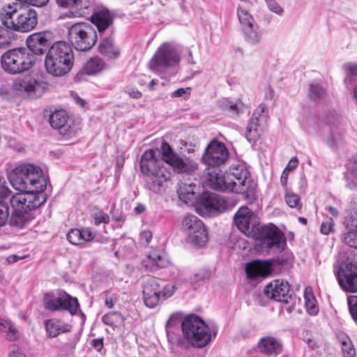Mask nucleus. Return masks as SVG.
<instances>
[{
	"label": "nucleus",
	"mask_w": 357,
	"mask_h": 357,
	"mask_svg": "<svg viewBox=\"0 0 357 357\" xmlns=\"http://www.w3.org/2000/svg\"><path fill=\"white\" fill-rule=\"evenodd\" d=\"M228 158L229 152L225 144L214 141L206 147L202 160L208 167L207 168L215 169L225 165Z\"/></svg>",
	"instance_id": "obj_18"
},
{
	"label": "nucleus",
	"mask_w": 357,
	"mask_h": 357,
	"mask_svg": "<svg viewBox=\"0 0 357 357\" xmlns=\"http://www.w3.org/2000/svg\"><path fill=\"white\" fill-rule=\"evenodd\" d=\"M189 90H190L189 88H186V89L180 88V89H176V91H174L173 92L172 96L174 97H183L187 93V91H188Z\"/></svg>",
	"instance_id": "obj_62"
},
{
	"label": "nucleus",
	"mask_w": 357,
	"mask_h": 357,
	"mask_svg": "<svg viewBox=\"0 0 357 357\" xmlns=\"http://www.w3.org/2000/svg\"><path fill=\"white\" fill-rule=\"evenodd\" d=\"M114 17V14L108 9L98 10L91 16V22L96 26L100 36L106 30H109L110 33H114V29L112 26Z\"/></svg>",
	"instance_id": "obj_23"
},
{
	"label": "nucleus",
	"mask_w": 357,
	"mask_h": 357,
	"mask_svg": "<svg viewBox=\"0 0 357 357\" xmlns=\"http://www.w3.org/2000/svg\"><path fill=\"white\" fill-rule=\"evenodd\" d=\"M347 230H357V210L351 212L344 220Z\"/></svg>",
	"instance_id": "obj_41"
},
{
	"label": "nucleus",
	"mask_w": 357,
	"mask_h": 357,
	"mask_svg": "<svg viewBox=\"0 0 357 357\" xmlns=\"http://www.w3.org/2000/svg\"><path fill=\"white\" fill-rule=\"evenodd\" d=\"M229 209V204L222 197L209 192H203L199 197L197 210L202 215L214 216Z\"/></svg>",
	"instance_id": "obj_14"
},
{
	"label": "nucleus",
	"mask_w": 357,
	"mask_h": 357,
	"mask_svg": "<svg viewBox=\"0 0 357 357\" xmlns=\"http://www.w3.org/2000/svg\"><path fill=\"white\" fill-rule=\"evenodd\" d=\"M160 280L149 277L143 283V298L144 304L149 308L157 306L161 299Z\"/></svg>",
	"instance_id": "obj_22"
},
{
	"label": "nucleus",
	"mask_w": 357,
	"mask_h": 357,
	"mask_svg": "<svg viewBox=\"0 0 357 357\" xmlns=\"http://www.w3.org/2000/svg\"><path fill=\"white\" fill-rule=\"evenodd\" d=\"M237 228L247 236H252L257 225V216L248 206H241L234 216Z\"/></svg>",
	"instance_id": "obj_21"
},
{
	"label": "nucleus",
	"mask_w": 357,
	"mask_h": 357,
	"mask_svg": "<svg viewBox=\"0 0 357 357\" xmlns=\"http://www.w3.org/2000/svg\"><path fill=\"white\" fill-rule=\"evenodd\" d=\"M181 60L178 47L171 43L162 44L149 61V68L159 73L169 67L176 65Z\"/></svg>",
	"instance_id": "obj_10"
},
{
	"label": "nucleus",
	"mask_w": 357,
	"mask_h": 357,
	"mask_svg": "<svg viewBox=\"0 0 357 357\" xmlns=\"http://www.w3.org/2000/svg\"><path fill=\"white\" fill-rule=\"evenodd\" d=\"M289 172H289L287 169H284L282 173V175L280 177V183L283 187L287 186Z\"/></svg>",
	"instance_id": "obj_60"
},
{
	"label": "nucleus",
	"mask_w": 357,
	"mask_h": 357,
	"mask_svg": "<svg viewBox=\"0 0 357 357\" xmlns=\"http://www.w3.org/2000/svg\"><path fill=\"white\" fill-rule=\"evenodd\" d=\"M8 179L12 186L21 192L12 196L10 200V224L24 228L33 220L34 210L46 202L44 191L47 179L42 175L40 167L30 163L17 166L9 174Z\"/></svg>",
	"instance_id": "obj_1"
},
{
	"label": "nucleus",
	"mask_w": 357,
	"mask_h": 357,
	"mask_svg": "<svg viewBox=\"0 0 357 357\" xmlns=\"http://www.w3.org/2000/svg\"><path fill=\"white\" fill-rule=\"evenodd\" d=\"M57 5L64 8H78L82 6V0H56Z\"/></svg>",
	"instance_id": "obj_44"
},
{
	"label": "nucleus",
	"mask_w": 357,
	"mask_h": 357,
	"mask_svg": "<svg viewBox=\"0 0 357 357\" xmlns=\"http://www.w3.org/2000/svg\"><path fill=\"white\" fill-rule=\"evenodd\" d=\"M36 63V56L24 47L12 49L6 52L1 58L3 69L8 73L15 75L31 69Z\"/></svg>",
	"instance_id": "obj_6"
},
{
	"label": "nucleus",
	"mask_w": 357,
	"mask_h": 357,
	"mask_svg": "<svg viewBox=\"0 0 357 357\" xmlns=\"http://www.w3.org/2000/svg\"><path fill=\"white\" fill-rule=\"evenodd\" d=\"M256 235L257 243L261 249L281 252L287 245L284 234L273 224L261 227Z\"/></svg>",
	"instance_id": "obj_9"
},
{
	"label": "nucleus",
	"mask_w": 357,
	"mask_h": 357,
	"mask_svg": "<svg viewBox=\"0 0 357 357\" xmlns=\"http://www.w3.org/2000/svg\"><path fill=\"white\" fill-rule=\"evenodd\" d=\"M0 333H5L8 341H15L19 338V332L10 319L0 318Z\"/></svg>",
	"instance_id": "obj_31"
},
{
	"label": "nucleus",
	"mask_w": 357,
	"mask_h": 357,
	"mask_svg": "<svg viewBox=\"0 0 357 357\" xmlns=\"http://www.w3.org/2000/svg\"><path fill=\"white\" fill-rule=\"evenodd\" d=\"M9 357H26L16 347H13L9 354Z\"/></svg>",
	"instance_id": "obj_59"
},
{
	"label": "nucleus",
	"mask_w": 357,
	"mask_h": 357,
	"mask_svg": "<svg viewBox=\"0 0 357 357\" xmlns=\"http://www.w3.org/2000/svg\"><path fill=\"white\" fill-rule=\"evenodd\" d=\"M128 93L130 97L135 98V99H139L142 97V93L139 91H138L137 89H130L128 91Z\"/></svg>",
	"instance_id": "obj_63"
},
{
	"label": "nucleus",
	"mask_w": 357,
	"mask_h": 357,
	"mask_svg": "<svg viewBox=\"0 0 357 357\" xmlns=\"http://www.w3.org/2000/svg\"><path fill=\"white\" fill-rule=\"evenodd\" d=\"M305 308L310 315H316L319 311L314 296L312 293H305Z\"/></svg>",
	"instance_id": "obj_36"
},
{
	"label": "nucleus",
	"mask_w": 357,
	"mask_h": 357,
	"mask_svg": "<svg viewBox=\"0 0 357 357\" xmlns=\"http://www.w3.org/2000/svg\"><path fill=\"white\" fill-rule=\"evenodd\" d=\"M285 202L291 208H295L298 210L301 209L302 204L300 196L293 192H287L285 195Z\"/></svg>",
	"instance_id": "obj_40"
},
{
	"label": "nucleus",
	"mask_w": 357,
	"mask_h": 357,
	"mask_svg": "<svg viewBox=\"0 0 357 357\" xmlns=\"http://www.w3.org/2000/svg\"><path fill=\"white\" fill-rule=\"evenodd\" d=\"M251 119H255L261 123H266L268 112L266 105L264 104H260L254 111Z\"/></svg>",
	"instance_id": "obj_38"
},
{
	"label": "nucleus",
	"mask_w": 357,
	"mask_h": 357,
	"mask_svg": "<svg viewBox=\"0 0 357 357\" xmlns=\"http://www.w3.org/2000/svg\"><path fill=\"white\" fill-rule=\"evenodd\" d=\"M26 48L33 55H42L49 51L54 43V34L50 31L33 33L26 40Z\"/></svg>",
	"instance_id": "obj_19"
},
{
	"label": "nucleus",
	"mask_w": 357,
	"mask_h": 357,
	"mask_svg": "<svg viewBox=\"0 0 357 357\" xmlns=\"http://www.w3.org/2000/svg\"><path fill=\"white\" fill-rule=\"evenodd\" d=\"M206 179L208 185L218 191L242 193L246 196L252 192L250 172L243 163L231 166L229 170L225 174L218 168H207Z\"/></svg>",
	"instance_id": "obj_3"
},
{
	"label": "nucleus",
	"mask_w": 357,
	"mask_h": 357,
	"mask_svg": "<svg viewBox=\"0 0 357 357\" xmlns=\"http://www.w3.org/2000/svg\"><path fill=\"white\" fill-rule=\"evenodd\" d=\"M274 91L271 87H267L265 91V98L267 100H273L274 98Z\"/></svg>",
	"instance_id": "obj_64"
},
{
	"label": "nucleus",
	"mask_w": 357,
	"mask_h": 357,
	"mask_svg": "<svg viewBox=\"0 0 357 357\" xmlns=\"http://www.w3.org/2000/svg\"><path fill=\"white\" fill-rule=\"evenodd\" d=\"M99 52L109 59L117 58L120 54L119 48L115 45L112 36L102 37L98 45Z\"/></svg>",
	"instance_id": "obj_26"
},
{
	"label": "nucleus",
	"mask_w": 357,
	"mask_h": 357,
	"mask_svg": "<svg viewBox=\"0 0 357 357\" xmlns=\"http://www.w3.org/2000/svg\"><path fill=\"white\" fill-rule=\"evenodd\" d=\"M181 330L184 339L193 347L203 348L211 341L209 326L197 315L186 316L181 323Z\"/></svg>",
	"instance_id": "obj_5"
},
{
	"label": "nucleus",
	"mask_w": 357,
	"mask_h": 357,
	"mask_svg": "<svg viewBox=\"0 0 357 357\" xmlns=\"http://www.w3.org/2000/svg\"><path fill=\"white\" fill-rule=\"evenodd\" d=\"M9 215V207L5 201H0V227L6 225Z\"/></svg>",
	"instance_id": "obj_43"
},
{
	"label": "nucleus",
	"mask_w": 357,
	"mask_h": 357,
	"mask_svg": "<svg viewBox=\"0 0 357 357\" xmlns=\"http://www.w3.org/2000/svg\"><path fill=\"white\" fill-rule=\"evenodd\" d=\"M67 238L73 245L82 244V233L79 229H72L67 235Z\"/></svg>",
	"instance_id": "obj_42"
},
{
	"label": "nucleus",
	"mask_w": 357,
	"mask_h": 357,
	"mask_svg": "<svg viewBox=\"0 0 357 357\" xmlns=\"http://www.w3.org/2000/svg\"><path fill=\"white\" fill-rule=\"evenodd\" d=\"M266 123H261L255 119H250L247 128L245 137L249 142H255L264 133Z\"/></svg>",
	"instance_id": "obj_29"
},
{
	"label": "nucleus",
	"mask_w": 357,
	"mask_h": 357,
	"mask_svg": "<svg viewBox=\"0 0 357 357\" xmlns=\"http://www.w3.org/2000/svg\"><path fill=\"white\" fill-rule=\"evenodd\" d=\"M181 229L188 241L194 245L202 246L208 241V233L204 223L194 215L186 214L183 217Z\"/></svg>",
	"instance_id": "obj_12"
},
{
	"label": "nucleus",
	"mask_w": 357,
	"mask_h": 357,
	"mask_svg": "<svg viewBox=\"0 0 357 357\" xmlns=\"http://www.w3.org/2000/svg\"><path fill=\"white\" fill-rule=\"evenodd\" d=\"M219 107L230 114L237 115L238 114V109L235 102H233L227 99H223L219 101Z\"/></svg>",
	"instance_id": "obj_39"
},
{
	"label": "nucleus",
	"mask_w": 357,
	"mask_h": 357,
	"mask_svg": "<svg viewBox=\"0 0 357 357\" xmlns=\"http://www.w3.org/2000/svg\"><path fill=\"white\" fill-rule=\"evenodd\" d=\"M264 294L269 298L284 303L282 310L291 313L294 309L299 298L290 294V286L282 280H275L264 289Z\"/></svg>",
	"instance_id": "obj_8"
},
{
	"label": "nucleus",
	"mask_w": 357,
	"mask_h": 357,
	"mask_svg": "<svg viewBox=\"0 0 357 357\" xmlns=\"http://www.w3.org/2000/svg\"><path fill=\"white\" fill-rule=\"evenodd\" d=\"M103 337L93 339L91 342V346L98 351L103 348Z\"/></svg>",
	"instance_id": "obj_57"
},
{
	"label": "nucleus",
	"mask_w": 357,
	"mask_h": 357,
	"mask_svg": "<svg viewBox=\"0 0 357 357\" xmlns=\"http://www.w3.org/2000/svg\"><path fill=\"white\" fill-rule=\"evenodd\" d=\"M80 232L82 233V244L84 241L92 240L95 236V234L89 228H82L80 229Z\"/></svg>",
	"instance_id": "obj_53"
},
{
	"label": "nucleus",
	"mask_w": 357,
	"mask_h": 357,
	"mask_svg": "<svg viewBox=\"0 0 357 357\" xmlns=\"http://www.w3.org/2000/svg\"><path fill=\"white\" fill-rule=\"evenodd\" d=\"M43 305L46 310L50 311L67 310L72 315L75 314L79 307L77 298L70 296L64 291H60L57 296L53 293L45 294Z\"/></svg>",
	"instance_id": "obj_13"
},
{
	"label": "nucleus",
	"mask_w": 357,
	"mask_h": 357,
	"mask_svg": "<svg viewBox=\"0 0 357 357\" xmlns=\"http://www.w3.org/2000/svg\"><path fill=\"white\" fill-rule=\"evenodd\" d=\"M68 40L71 45L79 51L89 50L97 41V33L94 28L88 23H76L69 27Z\"/></svg>",
	"instance_id": "obj_7"
},
{
	"label": "nucleus",
	"mask_w": 357,
	"mask_h": 357,
	"mask_svg": "<svg viewBox=\"0 0 357 357\" xmlns=\"http://www.w3.org/2000/svg\"><path fill=\"white\" fill-rule=\"evenodd\" d=\"M237 15L246 43L252 45L259 44L261 39L262 32L254 17L247 9L243 8L241 6L238 7Z\"/></svg>",
	"instance_id": "obj_15"
},
{
	"label": "nucleus",
	"mask_w": 357,
	"mask_h": 357,
	"mask_svg": "<svg viewBox=\"0 0 357 357\" xmlns=\"http://www.w3.org/2000/svg\"><path fill=\"white\" fill-rule=\"evenodd\" d=\"M141 239L146 243H149L152 238V234L150 231H144L141 234Z\"/></svg>",
	"instance_id": "obj_61"
},
{
	"label": "nucleus",
	"mask_w": 357,
	"mask_h": 357,
	"mask_svg": "<svg viewBox=\"0 0 357 357\" xmlns=\"http://www.w3.org/2000/svg\"><path fill=\"white\" fill-rule=\"evenodd\" d=\"M93 218L96 225L101 223L107 224L109 221V215L99 209L93 213Z\"/></svg>",
	"instance_id": "obj_46"
},
{
	"label": "nucleus",
	"mask_w": 357,
	"mask_h": 357,
	"mask_svg": "<svg viewBox=\"0 0 357 357\" xmlns=\"http://www.w3.org/2000/svg\"><path fill=\"white\" fill-rule=\"evenodd\" d=\"M12 27L0 26V48H7L14 40Z\"/></svg>",
	"instance_id": "obj_33"
},
{
	"label": "nucleus",
	"mask_w": 357,
	"mask_h": 357,
	"mask_svg": "<svg viewBox=\"0 0 357 357\" xmlns=\"http://www.w3.org/2000/svg\"><path fill=\"white\" fill-rule=\"evenodd\" d=\"M344 69L347 76L357 75V64L346 63Z\"/></svg>",
	"instance_id": "obj_56"
},
{
	"label": "nucleus",
	"mask_w": 357,
	"mask_h": 357,
	"mask_svg": "<svg viewBox=\"0 0 357 357\" xmlns=\"http://www.w3.org/2000/svg\"><path fill=\"white\" fill-rule=\"evenodd\" d=\"M38 23L37 14L32 8H24L7 13L3 18V24L20 32L32 30Z\"/></svg>",
	"instance_id": "obj_11"
},
{
	"label": "nucleus",
	"mask_w": 357,
	"mask_h": 357,
	"mask_svg": "<svg viewBox=\"0 0 357 357\" xmlns=\"http://www.w3.org/2000/svg\"><path fill=\"white\" fill-rule=\"evenodd\" d=\"M334 222L332 218H329L326 222H322L320 231L323 234L327 235L333 229Z\"/></svg>",
	"instance_id": "obj_50"
},
{
	"label": "nucleus",
	"mask_w": 357,
	"mask_h": 357,
	"mask_svg": "<svg viewBox=\"0 0 357 357\" xmlns=\"http://www.w3.org/2000/svg\"><path fill=\"white\" fill-rule=\"evenodd\" d=\"M298 165V160L296 157L292 158L286 167L284 169H287L289 172L296 169Z\"/></svg>",
	"instance_id": "obj_58"
},
{
	"label": "nucleus",
	"mask_w": 357,
	"mask_h": 357,
	"mask_svg": "<svg viewBox=\"0 0 357 357\" xmlns=\"http://www.w3.org/2000/svg\"><path fill=\"white\" fill-rule=\"evenodd\" d=\"M72 47L66 41L54 43L45 57V66L47 73L55 77L66 75L73 65Z\"/></svg>",
	"instance_id": "obj_4"
},
{
	"label": "nucleus",
	"mask_w": 357,
	"mask_h": 357,
	"mask_svg": "<svg viewBox=\"0 0 357 357\" xmlns=\"http://www.w3.org/2000/svg\"><path fill=\"white\" fill-rule=\"evenodd\" d=\"M104 66V61L100 57L94 56L84 63L83 70L87 75H94L100 73Z\"/></svg>",
	"instance_id": "obj_32"
},
{
	"label": "nucleus",
	"mask_w": 357,
	"mask_h": 357,
	"mask_svg": "<svg viewBox=\"0 0 357 357\" xmlns=\"http://www.w3.org/2000/svg\"><path fill=\"white\" fill-rule=\"evenodd\" d=\"M245 272L250 278L266 276L269 273V264L263 261L255 260L247 264Z\"/></svg>",
	"instance_id": "obj_27"
},
{
	"label": "nucleus",
	"mask_w": 357,
	"mask_h": 357,
	"mask_svg": "<svg viewBox=\"0 0 357 357\" xmlns=\"http://www.w3.org/2000/svg\"><path fill=\"white\" fill-rule=\"evenodd\" d=\"M347 303L352 319L357 321V295L349 296Z\"/></svg>",
	"instance_id": "obj_45"
},
{
	"label": "nucleus",
	"mask_w": 357,
	"mask_h": 357,
	"mask_svg": "<svg viewBox=\"0 0 357 357\" xmlns=\"http://www.w3.org/2000/svg\"><path fill=\"white\" fill-rule=\"evenodd\" d=\"M11 192L6 178L0 176V201H4Z\"/></svg>",
	"instance_id": "obj_48"
},
{
	"label": "nucleus",
	"mask_w": 357,
	"mask_h": 357,
	"mask_svg": "<svg viewBox=\"0 0 357 357\" xmlns=\"http://www.w3.org/2000/svg\"><path fill=\"white\" fill-rule=\"evenodd\" d=\"M178 195L181 199H183L185 202H187V200H190L191 199V197L194 195V192L192 189L185 192L184 189L182 187H181L178 190Z\"/></svg>",
	"instance_id": "obj_54"
},
{
	"label": "nucleus",
	"mask_w": 357,
	"mask_h": 357,
	"mask_svg": "<svg viewBox=\"0 0 357 357\" xmlns=\"http://www.w3.org/2000/svg\"><path fill=\"white\" fill-rule=\"evenodd\" d=\"M210 272L207 270H199L195 274L194 280L197 282L205 281L210 278Z\"/></svg>",
	"instance_id": "obj_52"
},
{
	"label": "nucleus",
	"mask_w": 357,
	"mask_h": 357,
	"mask_svg": "<svg viewBox=\"0 0 357 357\" xmlns=\"http://www.w3.org/2000/svg\"><path fill=\"white\" fill-rule=\"evenodd\" d=\"M258 347L261 353L267 355L278 354L281 351L280 342L271 336L262 337L258 343Z\"/></svg>",
	"instance_id": "obj_28"
},
{
	"label": "nucleus",
	"mask_w": 357,
	"mask_h": 357,
	"mask_svg": "<svg viewBox=\"0 0 357 357\" xmlns=\"http://www.w3.org/2000/svg\"><path fill=\"white\" fill-rule=\"evenodd\" d=\"M338 123L339 117L335 112H330L326 114L321 134L326 144L331 148L336 147L342 139V134L338 127Z\"/></svg>",
	"instance_id": "obj_17"
},
{
	"label": "nucleus",
	"mask_w": 357,
	"mask_h": 357,
	"mask_svg": "<svg viewBox=\"0 0 357 357\" xmlns=\"http://www.w3.org/2000/svg\"><path fill=\"white\" fill-rule=\"evenodd\" d=\"M51 126L55 129L61 130L62 135L70 137L73 130L68 126V115L64 109H59L53 112L49 119Z\"/></svg>",
	"instance_id": "obj_24"
},
{
	"label": "nucleus",
	"mask_w": 357,
	"mask_h": 357,
	"mask_svg": "<svg viewBox=\"0 0 357 357\" xmlns=\"http://www.w3.org/2000/svg\"><path fill=\"white\" fill-rule=\"evenodd\" d=\"M342 240L348 246L357 249V230H347L343 233Z\"/></svg>",
	"instance_id": "obj_37"
},
{
	"label": "nucleus",
	"mask_w": 357,
	"mask_h": 357,
	"mask_svg": "<svg viewBox=\"0 0 357 357\" xmlns=\"http://www.w3.org/2000/svg\"><path fill=\"white\" fill-rule=\"evenodd\" d=\"M161 159L155 156L153 149L146 150L140 159V170L146 177L145 187L158 193L165 183L172 177V170L176 173H187L195 169L192 161L186 157H181L172 146L163 141L160 148Z\"/></svg>",
	"instance_id": "obj_2"
},
{
	"label": "nucleus",
	"mask_w": 357,
	"mask_h": 357,
	"mask_svg": "<svg viewBox=\"0 0 357 357\" xmlns=\"http://www.w3.org/2000/svg\"><path fill=\"white\" fill-rule=\"evenodd\" d=\"M326 96V91L319 84H310L309 86V97L314 101L323 100Z\"/></svg>",
	"instance_id": "obj_34"
},
{
	"label": "nucleus",
	"mask_w": 357,
	"mask_h": 357,
	"mask_svg": "<svg viewBox=\"0 0 357 357\" xmlns=\"http://www.w3.org/2000/svg\"><path fill=\"white\" fill-rule=\"evenodd\" d=\"M342 344V353L344 357H356V351L354 348L351 342L348 340L343 341Z\"/></svg>",
	"instance_id": "obj_49"
},
{
	"label": "nucleus",
	"mask_w": 357,
	"mask_h": 357,
	"mask_svg": "<svg viewBox=\"0 0 357 357\" xmlns=\"http://www.w3.org/2000/svg\"><path fill=\"white\" fill-rule=\"evenodd\" d=\"M347 168L349 172H350L352 176L355 178H357V160H350L347 164Z\"/></svg>",
	"instance_id": "obj_55"
},
{
	"label": "nucleus",
	"mask_w": 357,
	"mask_h": 357,
	"mask_svg": "<svg viewBox=\"0 0 357 357\" xmlns=\"http://www.w3.org/2000/svg\"><path fill=\"white\" fill-rule=\"evenodd\" d=\"M13 89L21 95L30 98H40L46 89V84L37 81L35 78L26 77L23 79H16L13 85Z\"/></svg>",
	"instance_id": "obj_20"
},
{
	"label": "nucleus",
	"mask_w": 357,
	"mask_h": 357,
	"mask_svg": "<svg viewBox=\"0 0 357 357\" xmlns=\"http://www.w3.org/2000/svg\"><path fill=\"white\" fill-rule=\"evenodd\" d=\"M161 289H162L161 298H169L170 296H172L174 294L175 290H176V287L174 284H167L165 287H163L162 288H161Z\"/></svg>",
	"instance_id": "obj_51"
},
{
	"label": "nucleus",
	"mask_w": 357,
	"mask_h": 357,
	"mask_svg": "<svg viewBox=\"0 0 357 357\" xmlns=\"http://www.w3.org/2000/svg\"><path fill=\"white\" fill-rule=\"evenodd\" d=\"M341 288L349 292L357 291V264L347 259L341 262L335 272Z\"/></svg>",
	"instance_id": "obj_16"
},
{
	"label": "nucleus",
	"mask_w": 357,
	"mask_h": 357,
	"mask_svg": "<svg viewBox=\"0 0 357 357\" xmlns=\"http://www.w3.org/2000/svg\"><path fill=\"white\" fill-rule=\"evenodd\" d=\"M265 2L271 12L280 16L283 15L284 10L276 0H265Z\"/></svg>",
	"instance_id": "obj_47"
},
{
	"label": "nucleus",
	"mask_w": 357,
	"mask_h": 357,
	"mask_svg": "<svg viewBox=\"0 0 357 357\" xmlns=\"http://www.w3.org/2000/svg\"><path fill=\"white\" fill-rule=\"evenodd\" d=\"M46 333L50 337H56L61 333H68L72 329V326L60 319H50L45 321Z\"/></svg>",
	"instance_id": "obj_25"
},
{
	"label": "nucleus",
	"mask_w": 357,
	"mask_h": 357,
	"mask_svg": "<svg viewBox=\"0 0 357 357\" xmlns=\"http://www.w3.org/2000/svg\"><path fill=\"white\" fill-rule=\"evenodd\" d=\"M102 321L105 325L114 326L120 321H123V317L120 312L114 311L104 314Z\"/></svg>",
	"instance_id": "obj_35"
},
{
	"label": "nucleus",
	"mask_w": 357,
	"mask_h": 357,
	"mask_svg": "<svg viewBox=\"0 0 357 357\" xmlns=\"http://www.w3.org/2000/svg\"><path fill=\"white\" fill-rule=\"evenodd\" d=\"M147 268H163L167 266L168 261L164 254L159 250H152L148 255L147 262L144 261Z\"/></svg>",
	"instance_id": "obj_30"
}]
</instances>
